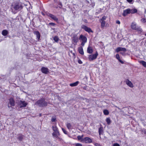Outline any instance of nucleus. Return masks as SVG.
Instances as JSON below:
<instances>
[{
  "mask_svg": "<svg viewBox=\"0 0 146 146\" xmlns=\"http://www.w3.org/2000/svg\"><path fill=\"white\" fill-rule=\"evenodd\" d=\"M41 70L43 73L45 74L48 73L49 72L48 69L47 68L44 67H42L41 68Z\"/></svg>",
  "mask_w": 146,
  "mask_h": 146,
  "instance_id": "obj_9",
  "label": "nucleus"
},
{
  "mask_svg": "<svg viewBox=\"0 0 146 146\" xmlns=\"http://www.w3.org/2000/svg\"><path fill=\"white\" fill-rule=\"evenodd\" d=\"M126 51V50L125 48L121 47H118L115 50V51L117 52H118L120 51H123L125 52Z\"/></svg>",
  "mask_w": 146,
  "mask_h": 146,
  "instance_id": "obj_10",
  "label": "nucleus"
},
{
  "mask_svg": "<svg viewBox=\"0 0 146 146\" xmlns=\"http://www.w3.org/2000/svg\"><path fill=\"white\" fill-rule=\"evenodd\" d=\"M145 133H146V131H145Z\"/></svg>",
  "mask_w": 146,
  "mask_h": 146,
  "instance_id": "obj_47",
  "label": "nucleus"
},
{
  "mask_svg": "<svg viewBox=\"0 0 146 146\" xmlns=\"http://www.w3.org/2000/svg\"><path fill=\"white\" fill-rule=\"evenodd\" d=\"M19 105L20 108L25 107L27 105V103L25 101H20L19 102Z\"/></svg>",
  "mask_w": 146,
  "mask_h": 146,
  "instance_id": "obj_5",
  "label": "nucleus"
},
{
  "mask_svg": "<svg viewBox=\"0 0 146 146\" xmlns=\"http://www.w3.org/2000/svg\"><path fill=\"white\" fill-rule=\"evenodd\" d=\"M99 132L100 135L102 134L103 132V130L102 127H100L99 129Z\"/></svg>",
  "mask_w": 146,
  "mask_h": 146,
  "instance_id": "obj_29",
  "label": "nucleus"
},
{
  "mask_svg": "<svg viewBox=\"0 0 146 146\" xmlns=\"http://www.w3.org/2000/svg\"><path fill=\"white\" fill-rule=\"evenodd\" d=\"M78 51L79 53L82 55L84 54V52L82 48L80 47L78 48Z\"/></svg>",
  "mask_w": 146,
  "mask_h": 146,
  "instance_id": "obj_18",
  "label": "nucleus"
},
{
  "mask_svg": "<svg viewBox=\"0 0 146 146\" xmlns=\"http://www.w3.org/2000/svg\"><path fill=\"white\" fill-rule=\"evenodd\" d=\"M145 35H146V34H145Z\"/></svg>",
  "mask_w": 146,
  "mask_h": 146,
  "instance_id": "obj_48",
  "label": "nucleus"
},
{
  "mask_svg": "<svg viewBox=\"0 0 146 146\" xmlns=\"http://www.w3.org/2000/svg\"><path fill=\"white\" fill-rule=\"evenodd\" d=\"M106 121L108 125H110L111 123V120L109 118H107L106 119Z\"/></svg>",
  "mask_w": 146,
  "mask_h": 146,
  "instance_id": "obj_28",
  "label": "nucleus"
},
{
  "mask_svg": "<svg viewBox=\"0 0 146 146\" xmlns=\"http://www.w3.org/2000/svg\"><path fill=\"white\" fill-rule=\"evenodd\" d=\"M139 62V63L141 64H142L143 66L145 67H146V62H145V61H143V60L140 61Z\"/></svg>",
  "mask_w": 146,
  "mask_h": 146,
  "instance_id": "obj_22",
  "label": "nucleus"
},
{
  "mask_svg": "<svg viewBox=\"0 0 146 146\" xmlns=\"http://www.w3.org/2000/svg\"><path fill=\"white\" fill-rule=\"evenodd\" d=\"M106 25V22L104 21H102L101 23V27L102 28H103Z\"/></svg>",
  "mask_w": 146,
  "mask_h": 146,
  "instance_id": "obj_23",
  "label": "nucleus"
},
{
  "mask_svg": "<svg viewBox=\"0 0 146 146\" xmlns=\"http://www.w3.org/2000/svg\"><path fill=\"white\" fill-rule=\"evenodd\" d=\"M116 23L118 24H120V21H119L117 20L116 21Z\"/></svg>",
  "mask_w": 146,
  "mask_h": 146,
  "instance_id": "obj_41",
  "label": "nucleus"
},
{
  "mask_svg": "<svg viewBox=\"0 0 146 146\" xmlns=\"http://www.w3.org/2000/svg\"><path fill=\"white\" fill-rule=\"evenodd\" d=\"M86 42H82L81 44V45L83 46L84 45V44Z\"/></svg>",
  "mask_w": 146,
  "mask_h": 146,
  "instance_id": "obj_44",
  "label": "nucleus"
},
{
  "mask_svg": "<svg viewBox=\"0 0 146 146\" xmlns=\"http://www.w3.org/2000/svg\"><path fill=\"white\" fill-rule=\"evenodd\" d=\"M106 17L105 16L103 17L102 19H101V20L102 21H104V20H106Z\"/></svg>",
  "mask_w": 146,
  "mask_h": 146,
  "instance_id": "obj_37",
  "label": "nucleus"
},
{
  "mask_svg": "<svg viewBox=\"0 0 146 146\" xmlns=\"http://www.w3.org/2000/svg\"><path fill=\"white\" fill-rule=\"evenodd\" d=\"M53 39L54 41L56 42H57L59 40V38L57 36H54V37Z\"/></svg>",
  "mask_w": 146,
  "mask_h": 146,
  "instance_id": "obj_32",
  "label": "nucleus"
},
{
  "mask_svg": "<svg viewBox=\"0 0 146 146\" xmlns=\"http://www.w3.org/2000/svg\"><path fill=\"white\" fill-rule=\"evenodd\" d=\"M14 8L16 10L20 9L22 8V6L21 4L19 3L15 4L14 7Z\"/></svg>",
  "mask_w": 146,
  "mask_h": 146,
  "instance_id": "obj_7",
  "label": "nucleus"
},
{
  "mask_svg": "<svg viewBox=\"0 0 146 146\" xmlns=\"http://www.w3.org/2000/svg\"><path fill=\"white\" fill-rule=\"evenodd\" d=\"M116 58L118 59V60L119 61V62H120L121 63L123 64L124 63V62L123 61L121 60L120 59L119 56V54H117L116 55Z\"/></svg>",
  "mask_w": 146,
  "mask_h": 146,
  "instance_id": "obj_19",
  "label": "nucleus"
},
{
  "mask_svg": "<svg viewBox=\"0 0 146 146\" xmlns=\"http://www.w3.org/2000/svg\"><path fill=\"white\" fill-rule=\"evenodd\" d=\"M77 138L78 140H80L82 138V136H78L77 137Z\"/></svg>",
  "mask_w": 146,
  "mask_h": 146,
  "instance_id": "obj_38",
  "label": "nucleus"
},
{
  "mask_svg": "<svg viewBox=\"0 0 146 146\" xmlns=\"http://www.w3.org/2000/svg\"><path fill=\"white\" fill-rule=\"evenodd\" d=\"M8 34V32L6 30H3L2 32V34L3 35H6Z\"/></svg>",
  "mask_w": 146,
  "mask_h": 146,
  "instance_id": "obj_27",
  "label": "nucleus"
},
{
  "mask_svg": "<svg viewBox=\"0 0 146 146\" xmlns=\"http://www.w3.org/2000/svg\"><path fill=\"white\" fill-rule=\"evenodd\" d=\"M49 16L52 19L56 21H57L58 20V19L54 16L52 14H50L49 15Z\"/></svg>",
  "mask_w": 146,
  "mask_h": 146,
  "instance_id": "obj_20",
  "label": "nucleus"
},
{
  "mask_svg": "<svg viewBox=\"0 0 146 146\" xmlns=\"http://www.w3.org/2000/svg\"><path fill=\"white\" fill-rule=\"evenodd\" d=\"M41 115H42V114L41 113H40L39 114V116L41 117Z\"/></svg>",
  "mask_w": 146,
  "mask_h": 146,
  "instance_id": "obj_46",
  "label": "nucleus"
},
{
  "mask_svg": "<svg viewBox=\"0 0 146 146\" xmlns=\"http://www.w3.org/2000/svg\"><path fill=\"white\" fill-rule=\"evenodd\" d=\"M87 51L88 53L92 54L93 52L92 48L91 46H88L87 49Z\"/></svg>",
  "mask_w": 146,
  "mask_h": 146,
  "instance_id": "obj_13",
  "label": "nucleus"
},
{
  "mask_svg": "<svg viewBox=\"0 0 146 146\" xmlns=\"http://www.w3.org/2000/svg\"><path fill=\"white\" fill-rule=\"evenodd\" d=\"M129 9H128L124 11L123 15L124 16L127 15L128 14H130Z\"/></svg>",
  "mask_w": 146,
  "mask_h": 146,
  "instance_id": "obj_12",
  "label": "nucleus"
},
{
  "mask_svg": "<svg viewBox=\"0 0 146 146\" xmlns=\"http://www.w3.org/2000/svg\"><path fill=\"white\" fill-rule=\"evenodd\" d=\"M129 10L130 14H134L137 12V9H129Z\"/></svg>",
  "mask_w": 146,
  "mask_h": 146,
  "instance_id": "obj_17",
  "label": "nucleus"
},
{
  "mask_svg": "<svg viewBox=\"0 0 146 146\" xmlns=\"http://www.w3.org/2000/svg\"><path fill=\"white\" fill-rule=\"evenodd\" d=\"M125 83L130 88L133 87L134 85L132 82L128 79H127L125 81Z\"/></svg>",
  "mask_w": 146,
  "mask_h": 146,
  "instance_id": "obj_4",
  "label": "nucleus"
},
{
  "mask_svg": "<svg viewBox=\"0 0 146 146\" xmlns=\"http://www.w3.org/2000/svg\"><path fill=\"white\" fill-rule=\"evenodd\" d=\"M82 28L89 33L93 32L92 31L90 28H89L84 25H82Z\"/></svg>",
  "mask_w": 146,
  "mask_h": 146,
  "instance_id": "obj_3",
  "label": "nucleus"
},
{
  "mask_svg": "<svg viewBox=\"0 0 146 146\" xmlns=\"http://www.w3.org/2000/svg\"><path fill=\"white\" fill-rule=\"evenodd\" d=\"M9 104L11 106H15V102L13 98H11L10 99Z\"/></svg>",
  "mask_w": 146,
  "mask_h": 146,
  "instance_id": "obj_16",
  "label": "nucleus"
},
{
  "mask_svg": "<svg viewBox=\"0 0 146 146\" xmlns=\"http://www.w3.org/2000/svg\"><path fill=\"white\" fill-rule=\"evenodd\" d=\"M131 28L134 30H138L139 29L138 27L137 26L136 23L135 22L132 23L131 24Z\"/></svg>",
  "mask_w": 146,
  "mask_h": 146,
  "instance_id": "obj_6",
  "label": "nucleus"
},
{
  "mask_svg": "<svg viewBox=\"0 0 146 146\" xmlns=\"http://www.w3.org/2000/svg\"><path fill=\"white\" fill-rule=\"evenodd\" d=\"M80 82L78 81H77L74 83H71L70 84V86L71 87H75L77 86Z\"/></svg>",
  "mask_w": 146,
  "mask_h": 146,
  "instance_id": "obj_14",
  "label": "nucleus"
},
{
  "mask_svg": "<svg viewBox=\"0 0 146 146\" xmlns=\"http://www.w3.org/2000/svg\"><path fill=\"white\" fill-rule=\"evenodd\" d=\"M141 21L143 23H145L146 22V19L144 18H143L141 19Z\"/></svg>",
  "mask_w": 146,
  "mask_h": 146,
  "instance_id": "obj_34",
  "label": "nucleus"
},
{
  "mask_svg": "<svg viewBox=\"0 0 146 146\" xmlns=\"http://www.w3.org/2000/svg\"><path fill=\"white\" fill-rule=\"evenodd\" d=\"M23 139V135H20L18 137L17 139L20 141H21Z\"/></svg>",
  "mask_w": 146,
  "mask_h": 146,
  "instance_id": "obj_25",
  "label": "nucleus"
},
{
  "mask_svg": "<svg viewBox=\"0 0 146 146\" xmlns=\"http://www.w3.org/2000/svg\"><path fill=\"white\" fill-rule=\"evenodd\" d=\"M35 34L36 35L38 40H39L40 37V34L38 31H36L35 32Z\"/></svg>",
  "mask_w": 146,
  "mask_h": 146,
  "instance_id": "obj_21",
  "label": "nucleus"
},
{
  "mask_svg": "<svg viewBox=\"0 0 146 146\" xmlns=\"http://www.w3.org/2000/svg\"><path fill=\"white\" fill-rule=\"evenodd\" d=\"M126 0L129 3H130V4H133L134 2V0Z\"/></svg>",
  "mask_w": 146,
  "mask_h": 146,
  "instance_id": "obj_33",
  "label": "nucleus"
},
{
  "mask_svg": "<svg viewBox=\"0 0 146 146\" xmlns=\"http://www.w3.org/2000/svg\"><path fill=\"white\" fill-rule=\"evenodd\" d=\"M95 146H100V145L96 143L95 144Z\"/></svg>",
  "mask_w": 146,
  "mask_h": 146,
  "instance_id": "obj_45",
  "label": "nucleus"
},
{
  "mask_svg": "<svg viewBox=\"0 0 146 146\" xmlns=\"http://www.w3.org/2000/svg\"><path fill=\"white\" fill-rule=\"evenodd\" d=\"M78 62L80 64H82V62L80 60H78Z\"/></svg>",
  "mask_w": 146,
  "mask_h": 146,
  "instance_id": "obj_42",
  "label": "nucleus"
},
{
  "mask_svg": "<svg viewBox=\"0 0 146 146\" xmlns=\"http://www.w3.org/2000/svg\"><path fill=\"white\" fill-rule=\"evenodd\" d=\"M52 129L54 132H57L58 131V129L56 126H53L52 127Z\"/></svg>",
  "mask_w": 146,
  "mask_h": 146,
  "instance_id": "obj_26",
  "label": "nucleus"
},
{
  "mask_svg": "<svg viewBox=\"0 0 146 146\" xmlns=\"http://www.w3.org/2000/svg\"><path fill=\"white\" fill-rule=\"evenodd\" d=\"M79 39L81 40L82 42H86L87 41V39L86 38L82 35L80 36Z\"/></svg>",
  "mask_w": 146,
  "mask_h": 146,
  "instance_id": "obj_11",
  "label": "nucleus"
},
{
  "mask_svg": "<svg viewBox=\"0 0 146 146\" xmlns=\"http://www.w3.org/2000/svg\"><path fill=\"white\" fill-rule=\"evenodd\" d=\"M49 24L53 26H54L55 25V24L53 23H49Z\"/></svg>",
  "mask_w": 146,
  "mask_h": 146,
  "instance_id": "obj_43",
  "label": "nucleus"
},
{
  "mask_svg": "<svg viewBox=\"0 0 146 146\" xmlns=\"http://www.w3.org/2000/svg\"><path fill=\"white\" fill-rule=\"evenodd\" d=\"M98 55L97 52L96 51L95 54L89 55L88 57L89 60L91 61L96 59Z\"/></svg>",
  "mask_w": 146,
  "mask_h": 146,
  "instance_id": "obj_2",
  "label": "nucleus"
},
{
  "mask_svg": "<svg viewBox=\"0 0 146 146\" xmlns=\"http://www.w3.org/2000/svg\"><path fill=\"white\" fill-rule=\"evenodd\" d=\"M73 42L76 43L78 41V38L77 37H75L73 38Z\"/></svg>",
  "mask_w": 146,
  "mask_h": 146,
  "instance_id": "obj_24",
  "label": "nucleus"
},
{
  "mask_svg": "<svg viewBox=\"0 0 146 146\" xmlns=\"http://www.w3.org/2000/svg\"><path fill=\"white\" fill-rule=\"evenodd\" d=\"M62 129L63 131V132H64V133L65 134H67V131H66L65 130V129H64V128H62Z\"/></svg>",
  "mask_w": 146,
  "mask_h": 146,
  "instance_id": "obj_36",
  "label": "nucleus"
},
{
  "mask_svg": "<svg viewBox=\"0 0 146 146\" xmlns=\"http://www.w3.org/2000/svg\"><path fill=\"white\" fill-rule=\"evenodd\" d=\"M83 140L84 141L85 143H89L92 142V139L88 137H85L84 138Z\"/></svg>",
  "mask_w": 146,
  "mask_h": 146,
  "instance_id": "obj_8",
  "label": "nucleus"
},
{
  "mask_svg": "<svg viewBox=\"0 0 146 146\" xmlns=\"http://www.w3.org/2000/svg\"><path fill=\"white\" fill-rule=\"evenodd\" d=\"M104 114L105 115H108L109 114V112L108 110H105L103 111Z\"/></svg>",
  "mask_w": 146,
  "mask_h": 146,
  "instance_id": "obj_30",
  "label": "nucleus"
},
{
  "mask_svg": "<svg viewBox=\"0 0 146 146\" xmlns=\"http://www.w3.org/2000/svg\"><path fill=\"white\" fill-rule=\"evenodd\" d=\"M52 135L55 137L58 138V136L60 135V133L58 131L54 132L52 133Z\"/></svg>",
  "mask_w": 146,
  "mask_h": 146,
  "instance_id": "obj_15",
  "label": "nucleus"
},
{
  "mask_svg": "<svg viewBox=\"0 0 146 146\" xmlns=\"http://www.w3.org/2000/svg\"><path fill=\"white\" fill-rule=\"evenodd\" d=\"M76 146H82V145L80 143H77L76 144Z\"/></svg>",
  "mask_w": 146,
  "mask_h": 146,
  "instance_id": "obj_40",
  "label": "nucleus"
},
{
  "mask_svg": "<svg viewBox=\"0 0 146 146\" xmlns=\"http://www.w3.org/2000/svg\"><path fill=\"white\" fill-rule=\"evenodd\" d=\"M113 146H120V145L117 143H115L113 144Z\"/></svg>",
  "mask_w": 146,
  "mask_h": 146,
  "instance_id": "obj_39",
  "label": "nucleus"
},
{
  "mask_svg": "<svg viewBox=\"0 0 146 146\" xmlns=\"http://www.w3.org/2000/svg\"><path fill=\"white\" fill-rule=\"evenodd\" d=\"M67 127L69 129H70L72 127V125L70 123H68L67 124Z\"/></svg>",
  "mask_w": 146,
  "mask_h": 146,
  "instance_id": "obj_31",
  "label": "nucleus"
},
{
  "mask_svg": "<svg viewBox=\"0 0 146 146\" xmlns=\"http://www.w3.org/2000/svg\"><path fill=\"white\" fill-rule=\"evenodd\" d=\"M56 118L55 117H52V119L51 121L52 122H55L56 121Z\"/></svg>",
  "mask_w": 146,
  "mask_h": 146,
  "instance_id": "obj_35",
  "label": "nucleus"
},
{
  "mask_svg": "<svg viewBox=\"0 0 146 146\" xmlns=\"http://www.w3.org/2000/svg\"><path fill=\"white\" fill-rule=\"evenodd\" d=\"M35 104L38 105L40 107H44L46 106L47 105V103L44 99H42L37 101Z\"/></svg>",
  "mask_w": 146,
  "mask_h": 146,
  "instance_id": "obj_1",
  "label": "nucleus"
}]
</instances>
